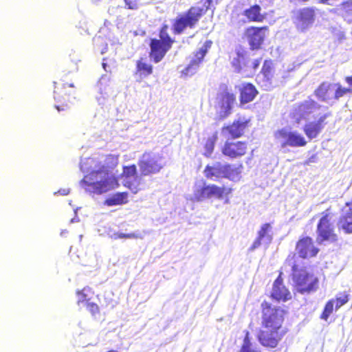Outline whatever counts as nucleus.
<instances>
[{"instance_id": "obj_33", "label": "nucleus", "mask_w": 352, "mask_h": 352, "mask_svg": "<svg viewBox=\"0 0 352 352\" xmlns=\"http://www.w3.org/2000/svg\"><path fill=\"white\" fill-rule=\"evenodd\" d=\"M152 65L146 62L144 58H140L136 61V70L135 74L138 75L140 78H145L153 73Z\"/></svg>"}, {"instance_id": "obj_24", "label": "nucleus", "mask_w": 352, "mask_h": 352, "mask_svg": "<svg viewBox=\"0 0 352 352\" xmlns=\"http://www.w3.org/2000/svg\"><path fill=\"white\" fill-rule=\"evenodd\" d=\"M222 168V178L235 181L241 177L243 165L239 164L237 166H235L230 164H223Z\"/></svg>"}, {"instance_id": "obj_43", "label": "nucleus", "mask_w": 352, "mask_h": 352, "mask_svg": "<svg viewBox=\"0 0 352 352\" xmlns=\"http://www.w3.org/2000/svg\"><path fill=\"white\" fill-rule=\"evenodd\" d=\"M261 58H256L254 60H253V61L252 62L251 65H250V69L254 71V72H256L260 65H261Z\"/></svg>"}, {"instance_id": "obj_23", "label": "nucleus", "mask_w": 352, "mask_h": 352, "mask_svg": "<svg viewBox=\"0 0 352 352\" xmlns=\"http://www.w3.org/2000/svg\"><path fill=\"white\" fill-rule=\"evenodd\" d=\"M258 94V91L252 83L245 82L242 84L239 89V101L241 104L252 102Z\"/></svg>"}, {"instance_id": "obj_28", "label": "nucleus", "mask_w": 352, "mask_h": 352, "mask_svg": "<svg viewBox=\"0 0 352 352\" xmlns=\"http://www.w3.org/2000/svg\"><path fill=\"white\" fill-rule=\"evenodd\" d=\"M271 230V225L269 223H264L261 226L258 232V236L252 243L251 247L252 250L258 248L264 239H267L268 242L270 243L272 240V236L270 234Z\"/></svg>"}, {"instance_id": "obj_39", "label": "nucleus", "mask_w": 352, "mask_h": 352, "mask_svg": "<svg viewBox=\"0 0 352 352\" xmlns=\"http://www.w3.org/2000/svg\"><path fill=\"white\" fill-rule=\"evenodd\" d=\"M335 86L336 89L333 96L334 100H338L346 94H352V88L343 87L340 83L335 84Z\"/></svg>"}, {"instance_id": "obj_3", "label": "nucleus", "mask_w": 352, "mask_h": 352, "mask_svg": "<svg viewBox=\"0 0 352 352\" xmlns=\"http://www.w3.org/2000/svg\"><path fill=\"white\" fill-rule=\"evenodd\" d=\"M80 185L89 194L99 195L118 188L120 184L116 175H106L95 169L84 175Z\"/></svg>"}, {"instance_id": "obj_13", "label": "nucleus", "mask_w": 352, "mask_h": 352, "mask_svg": "<svg viewBox=\"0 0 352 352\" xmlns=\"http://www.w3.org/2000/svg\"><path fill=\"white\" fill-rule=\"evenodd\" d=\"M251 126V118L246 116H239L232 123L222 127V131L226 132L232 139H238L245 135Z\"/></svg>"}, {"instance_id": "obj_9", "label": "nucleus", "mask_w": 352, "mask_h": 352, "mask_svg": "<svg viewBox=\"0 0 352 352\" xmlns=\"http://www.w3.org/2000/svg\"><path fill=\"white\" fill-rule=\"evenodd\" d=\"M138 165L142 176L158 174L164 166L162 157L151 151H145L139 158Z\"/></svg>"}, {"instance_id": "obj_21", "label": "nucleus", "mask_w": 352, "mask_h": 352, "mask_svg": "<svg viewBox=\"0 0 352 352\" xmlns=\"http://www.w3.org/2000/svg\"><path fill=\"white\" fill-rule=\"evenodd\" d=\"M242 14L248 23H262L267 16V14L262 12L261 7L258 4L245 9Z\"/></svg>"}, {"instance_id": "obj_20", "label": "nucleus", "mask_w": 352, "mask_h": 352, "mask_svg": "<svg viewBox=\"0 0 352 352\" xmlns=\"http://www.w3.org/2000/svg\"><path fill=\"white\" fill-rule=\"evenodd\" d=\"M316 9L312 7H306L299 10L296 16V25L298 30L304 32L315 21Z\"/></svg>"}, {"instance_id": "obj_22", "label": "nucleus", "mask_w": 352, "mask_h": 352, "mask_svg": "<svg viewBox=\"0 0 352 352\" xmlns=\"http://www.w3.org/2000/svg\"><path fill=\"white\" fill-rule=\"evenodd\" d=\"M118 165V155L109 154L105 155L102 162H99L96 165V170H100L106 175H115L112 170Z\"/></svg>"}, {"instance_id": "obj_1", "label": "nucleus", "mask_w": 352, "mask_h": 352, "mask_svg": "<svg viewBox=\"0 0 352 352\" xmlns=\"http://www.w3.org/2000/svg\"><path fill=\"white\" fill-rule=\"evenodd\" d=\"M284 311L280 309H265L262 318L263 329L258 332L257 338L264 347L276 348L287 332L283 327Z\"/></svg>"}, {"instance_id": "obj_7", "label": "nucleus", "mask_w": 352, "mask_h": 352, "mask_svg": "<svg viewBox=\"0 0 352 352\" xmlns=\"http://www.w3.org/2000/svg\"><path fill=\"white\" fill-rule=\"evenodd\" d=\"M76 89L73 82H65L60 80L54 82V98L58 103L55 107L58 111H63L69 107L75 98Z\"/></svg>"}, {"instance_id": "obj_44", "label": "nucleus", "mask_w": 352, "mask_h": 352, "mask_svg": "<svg viewBox=\"0 0 352 352\" xmlns=\"http://www.w3.org/2000/svg\"><path fill=\"white\" fill-rule=\"evenodd\" d=\"M332 311H333V309H324V311L321 315V318L322 319H324L325 320H327L328 317L332 313Z\"/></svg>"}, {"instance_id": "obj_48", "label": "nucleus", "mask_w": 352, "mask_h": 352, "mask_svg": "<svg viewBox=\"0 0 352 352\" xmlns=\"http://www.w3.org/2000/svg\"><path fill=\"white\" fill-rule=\"evenodd\" d=\"M107 352H118V351H116V350H113V349H111V350H109V351H107Z\"/></svg>"}, {"instance_id": "obj_11", "label": "nucleus", "mask_w": 352, "mask_h": 352, "mask_svg": "<svg viewBox=\"0 0 352 352\" xmlns=\"http://www.w3.org/2000/svg\"><path fill=\"white\" fill-rule=\"evenodd\" d=\"M296 255L302 259H309L316 257L320 249L315 245L314 239L309 236H302L296 241L295 246Z\"/></svg>"}, {"instance_id": "obj_32", "label": "nucleus", "mask_w": 352, "mask_h": 352, "mask_svg": "<svg viewBox=\"0 0 352 352\" xmlns=\"http://www.w3.org/2000/svg\"><path fill=\"white\" fill-rule=\"evenodd\" d=\"M274 63L271 59L265 60L261 70V74L265 82V85H272V78L274 77Z\"/></svg>"}, {"instance_id": "obj_27", "label": "nucleus", "mask_w": 352, "mask_h": 352, "mask_svg": "<svg viewBox=\"0 0 352 352\" xmlns=\"http://www.w3.org/2000/svg\"><path fill=\"white\" fill-rule=\"evenodd\" d=\"M334 12L340 15L344 21L352 22V0L342 1L335 9Z\"/></svg>"}, {"instance_id": "obj_49", "label": "nucleus", "mask_w": 352, "mask_h": 352, "mask_svg": "<svg viewBox=\"0 0 352 352\" xmlns=\"http://www.w3.org/2000/svg\"><path fill=\"white\" fill-rule=\"evenodd\" d=\"M265 308H270V305H267Z\"/></svg>"}, {"instance_id": "obj_47", "label": "nucleus", "mask_w": 352, "mask_h": 352, "mask_svg": "<svg viewBox=\"0 0 352 352\" xmlns=\"http://www.w3.org/2000/svg\"><path fill=\"white\" fill-rule=\"evenodd\" d=\"M340 38H345V34L344 33H341L340 34Z\"/></svg>"}, {"instance_id": "obj_4", "label": "nucleus", "mask_w": 352, "mask_h": 352, "mask_svg": "<svg viewBox=\"0 0 352 352\" xmlns=\"http://www.w3.org/2000/svg\"><path fill=\"white\" fill-rule=\"evenodd\" d=\"M168 30V25L163 24L158 30L159 38L150 39L149 56L155 63L164 58L175 43V39L169 34Z\"/></svg>"}, {"instance_id": "obj_36", "label": "nucleus", "mask_w": 352, "mask_h": 352, "mask_svg": "<svg viewBox=\"0 0 352 352\" xmlns=\"http://www.w3.org/2000/svg\"><path fill=\"white\" fill-rule=\"evenodd\" d=\"M239 352H261L260 351L255 350L252 348L250 333L248 331L245 332L243 344L240 348Z\"/></svg>"}, {"instance_id": "obj_45", "label": "nucleus", "mask_w": 352, "mask_h": 352, "mask_svg": "<svg viewBox=\"0 0 352 352\" xmlns=\"http://www.w3.org/2000/svg\"><path fill=\"white\" fill-rule=\"evenodd\" d=\"M345 82L352 87V76H346L345 78Z\"/></svg>"}, {"instance_id": "obj_15", "label": "nucleus", "mask_w": 352, "mask_h": 352, "mask_svg": "<svg viewBox=\"0 0 352 352\" xmlns=\"http://www.w3.org/2000/svg\"><path fill=\"white\" fill-rule=\"evenodd\" d=\"M283 273L279 271L278 276L274 280L270 293V298L277 302H285L292 299V294L284 284Z\"/></svg>"}, {"instance_id": "obj_42", "label": "nucleus", "mask_w": 352, "mask_h": 352, "mask_svg": "<svg viewBox=\"0 0 352 352\" xmlns=\"http://www.w3.org/2000/svg\"><path fill=\"white\" fill-rule=\"evenodd\" d=\"M124 186L132 191L133 193L135 194L138 192L139 188L138 185H134L131 182H126Z\"/></svg>"}, {"instance_id": "obj_29", "label": "nucleus", "mask_w": 352, "mask_h": 352, "mask_svg": "<svg viewBox=\"0 0 352 352\" xmlns=\"http://www.w3.org/2000/svg\"><path fill=\"white\" fill-rule=\"evenodd\" d=\"M350 300V295L347 292L338 293L334 298L329 300L324 308H340L345 305Z\"/></svg>"}, {"instance_id": "obj_12", "label": "nucleus", "mask_w": 352, "mask_h": 352, "mask_svg": "<svg viewBox=\"0 0 352 352\" xmlns=\"http://www.w3.org/2000/svg\"><path fill=\"white\" fill-rule=\"evenodd\" d=\"M249 144L243 140H227L221 148V153L229 159L241 158L248 154Z\"/></svg>"}, {"instance_id": "obj_16", "label": "nucleus", "mask_w": 352, "mask_h": 352, "mask_svg": "<svg viewBox=\"0 0 352 352\" xmlns=\"http://www.w3.org/2000/svg\"><path fill=\"white\" fill-rule=\"evenodd\" d=\"M331 113L320 114L312 121H309L303 126V132L309 140L316 138L327 124V118Z\"/></svg>"}, {"instance_id": "obj_2", "label": "nucleus", "mask_w": 352, "mask_h": 352, "mask_svg": "<svg viewBox=\"0 0 352 352\" xmlns=\"http://www.w3.org/2000/svg\"><path fill=\"white\" fill-rule=\"evenodd\" d=\"M285 265L291 268L294 287L298 293L310 294L318 289L319 278L306 267H300L296 254L290 253L285 261Z\"/></svg>"}, {"instance_id": "obj_25", "label": "nucleus", "mask_w": 352, "mask_h": 352, "mask_svg": "<svg viewBox=\"0 0 352 352\" xmlns=\"http://www.w3.org/2000/svg\"><path fill=\"white\" fill-rule=\"evenodd\" d=\"M212 45V41H206L204 45L194 53V58L190 60L188 67L199 66V65L203 61L208 50L211 48Z\"/></svg>"}, {"instance_id": "obj_34", "label": "nucleus", "mask_w": 352, "mask_h": 352, "mask_svg": "<svg viewBox=\"0 0 352 352\" xmlns=\"http://www.w3.org/2000/svg\"><path fill=\"white\" fill-rule=\"evenodd\" d=\"M338 226L342 229L345 233H352V209L342 215L338 221Z\"/></svg>"}, {"instance_id": "obj_41", "label": "nucleus", "mask_w": 352, "mask_h": 352, "mask_svg": "<svg viewBox=\"0 0 352 352\" xmlns=\"http://www.w3.org/2000/svg\"><path fill=\"white\" fill-rule=\"evenodd\" d=\"M115 239H138L141 238L140 234L135 233L123 234L117 232L114 234Z\"/></svg>"}, {"instance_id": "obj_38", "label": "nucleus", "mask_w": 352, "mask_h": 352, "mask_svg": "<svg viewBox=\"0 0 352 352\" xmlns=\"http://www.w3.org/2000/svg\"><path fill=\"white\" fill-rule=\"evenodd\" d=\"M137 167L135 164L124 166L122 173V177L124 179L138 177Z\"/></svg>"}, {"instance_id": "obj_8", "label": "nucleus", "mask_w": 352, "mask_h": 352, "mask_svg": "<svg viewBox=\"0 0 352 352\" xmlns=\"http://www.w3.org/2000/svg\"><path fill=\"white\" fill-rule=\"evenodd\" d=\"M269 27L251 25L243 33V39L248 44L252 51L261 50L269 34Z\"/></svg>"}, {"instance_id": "obj_35", "label": "nucleus", "mask_w": 352, "mask_h": 352, "mask_svg": "<svg viewBox=\"0 0 352 352\" xmlns=\"http://www.w3.org/2000/svg\"><path fill=\"white\" fill-rule=\"evenodd\" d=\"M232 65L238 72L247 67V52L245 51H237L236 56L232 61Z\"/></svg>"}, {"instance_id": "obj_14", "label": "nucleus", "mask_w": 352, "mask_h": 352, "mask_svg": "<svg viewBox=\"0 0 352 352\" xmlns=\"http://www.w3.org/2000/svg\"><path fill=\"white\" fill-rule=\"evenodd\" d=\"M217 100L219 107L222 109V118H227L232 113V106L236 101V96L229 89L226 84L219 85L217 94Z\"/></svg>"}, {"instance_id": "obj_5", "label": "nucleus", "mask_w": 352, "mask_h": 352, "mask_svg": "<svg viewBox=\"0 0 352 352\" xmlns=\"http://www.w3.org/2000/svg\"><path fill=\"white\" fill-rule=\"evenodd\" d=\"M208 10V6H191L185 12L179 14L173 21L172 30L174 34H182L186 28L193 29Z\"/></svg>"}, {"instance_id": "obj_17", "label": "nucleus", "mask_w": 352, "mask_h": 352, "mask_svg": "<svg viewBox=\"0 0 352 352\" xmlns=\"http://www.w3.org/2000/svg\"><path fill=\"white\" fill-rule=\"evenodd\" d=\"M277 139H284L285 142L281 144L282 147H302L307 145V142L305 138L300 133L296 131H288L285 129L277 131L275 133Z\"/></svg>"}, {"instance_id": "obj_30", "label": "nucleus", "mask_w": 352, "mask_h": 352, "mask_svg": "<svg viewBox=\"0 0 352 352\" xmlns=\"http://www.w3.org/2000/svg\"><path fill=\"white\" fill-rule=\"evenodd\" d=\"M222 166L223 164L219 162L213 165H206L204 170L205 177L209 179H215L216 180L222 178Z\"/></svg>"}, {"instance_id": "obj_19", "label": "nucleus", "mask_w": 352, "mask_h": 352, "mask_svg": "<svg viewBox=\"0 0 352 352\" xmlns=\"http://www.w3.org/2000/svg\"><path fill=\"white\" fill-rule=\"evenodd\" d=\"M77 296L76 303L79 307L95 308L98 307V298L94 290L88 287H84L82 289L76 292Z\"/></svg>"}, {"instance_id": "obj_26", "label": "nucleus", "mask_w": 352, "mask_h": 352, "mask_svg": "<svg viewBox=\"0 0 352 352\" xmlns=\"http://www.w3.org/2000/svg\"><path fill=\"white\" fill-rule=\"evenodd\" d=\"M332 84L331 82L323 81L314 90V94L322 102H327L332 98L331 91Z\"/></svg>"}, {"instance_id": "obj_6", "label": "nucleus", "mask_w": 352, "mask_h": 352, "mask_svg": "<svg viewBox=\"0 0 352 352\" xmlns=\"http://www.w3.org/2000/svg\"><path fill=\"white\" fill-rule=\"evenodd\" d=\"M331 215L329 209L322 212L316 228V241L318 244L335 243L338 241L334 226L331 222Z\"/></svg>"}, {"instance_id": "obj_37", "label": "nucleus", "mask_w": 352, "mask_h": 352, "mask_svg": "<svg viewBox=\"0 0 352 352\" xmlns=\"http://www.w3.org/2000/svg\"><path fill=\"white\" fill-rule=\"evenodd\" d=\"M217 140V136L216 134L213 135L212 137H210L207 139L206 144L204 145L205 153L204 155L206 157H210L212 153L214 148L215 143Z\"/></svg>"}, {"instance_id": "obj_46", "label": "nucleus", "mask_w": 352, "mask_h": 352, "mask_svg": "<svg viewBox=\"0 0 352 352\" xmlns=\"http://www.w3.org/2000/svg\"><path fill=\"white\" fill-rule=\"evenodd\" d=\"M206 3H207L206 6L209 7L211 5V3H212V0H206Z\"/></svg>"}, {"instance_id": "obj_18", "label": "nucleus", "mask_w": 352, "mask_h": 352, "mask_svg": "<svg viewBox=\"0 0 352 352\" xmlns=\"http://www.w3.org/2000/svg\"><path fill=\"white\" fill-rule=\"evenodd\" d=\"M320 106L313 99L304 100L294 107L291 113V118L300 123L305 117Z\"/></svg>"}, {"instance_id": "obj_10", "label": "nucleus", "mask_w": 352, "mask_h": 352, "mask_svg": "<svg viewBox=\"0 0 352 352\" xmlns=\"http://www.w3.org/2000/svg\"><path fill=\"white\" fill-rule=\"evenodd\" d=\"M232 192V188L218 186L215 184L204 185L197 188L193 192V200L202 201L204 200L216 197L219 199H223Z\"/></svg>"}, {"instance_id": "obj_40", "label": "nucleus", "mask_w": 352, "mask_h": 352, "mask_svg": "<svg viewBox=\"0 0 352 352\" xmlns=\"http://www.w3.org/2000/svg\"><path fill=\"white\" fill-rule=\"evenodd\" d=\"M140 0H124V7L129 10H138L140 7Z\"/></svg>"}, {"instance_id": "obj_31", "label": "nucleus", "mask_w": 352, "mask_h": 352, "mask_svg": "<svg viewBox=\"0 0 352 352\" xmlns=\"http://www.w3.org/2000/svg\"><path fill=\"white\" fill-rule=\"evenodd\" d=\"M129 193L127 192H116L104 200V204L108 206L123 205L128 203Z\"/></svg>"}, {"instance_id": "obj_50", "label": "nucleus", "mask_w": 352, "mask_h": 352, "mask_svg": "<svg viewBox=\"0 0 352 352\" xmlns=\"http://www.w3.org/2000/svg\"><path fill=\"white\" fill-rule=\"evenodd\" d=\"M103 67H106V64L105 63H103Z\"/></svg>"}]
</instances>
